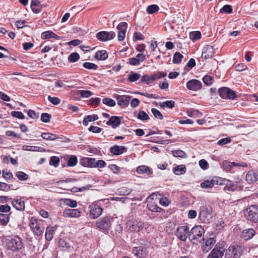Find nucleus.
<instances>
[{
    "instance_id": "nucleus-3",
    "label": "nucleus",
    "mask_w": 258,
    "mask_h": 258,
    "mask_svg": "<svg viewBox=\"0 0 258 258\" xmlns=\"http://www.w3.org/2000/svg\"><path fill=\"white\" fill-rule=\"evenodd\" d=\"M204 229L200 225L194 226L188 234V238L195 244H198L204 240Z\"/></svg>"
},
{
    "instance_id": "nucleus-26",
    "label": "nucleus",
    "mask_w": 258,
    "mask_h": 258,
    "mask_svg": "<svg viewBox=\"0 0 258 258\" xmlns=\"http://www.w3.org/2000/svg\"><path fill=\"white\" fill-rule=\"evenodd\" d=\"M137 172L140 174H146L148 176H151L153 174L152 170L146 165L139 166L137 168Z\"/></svg>"
},
{
    "instance_id": "nucleus-50",
    "label": "nucleus",
    "mask_w": 258,
    "mask_h": 258,
    "mask_svg": "<svg viewBox=\"0 0 258 258\" xmlns=\"http://www.w3.org/2000/svg\"><path fill=\"white\" fill-rule=\"evenodd\" d=\"M221 13L231 14L232 12V8L231 6L226 5L220 11Z\"/></svg>"
},
{
    "instance_id": "nucleus-40",
    "label": "nucleus",
    "mask_w": 258,
    "mask_h": 258,
    "mask_svg": "<svg viewBox=\"0 0 258 258\" xmlns=\"http://www.w3.org/2000/svg\"><path fill=\"white\" fill-rule=\"evenodd\" d=\"M183 57V56L179 52H176L173 55V62L174 63L179 64L181 62Z\"/></svg>"
},
{
    "instance_id": "nucleus-19",
    "label": "nucleus",
    "mask_w": 258,
    "mask_h": 258,
    "mask_svg": "<svg viewBox=\"0 0 258 258\" xmlns=\"http://www.w3.org/2000/svg\"><path fill=\"white\" fill-rule=\"evenodd\" d=\"M127 227L131 232H139L143 228V224L141 222L133 221L128 223Z\"/></svg>"
},
{
    "instance_id": "nucleus-39",
    "label": "nucleus",
    "mask_w": 258,
    "mask_h": 258,
    "mask_svg": "<svg viewBox=\"0 0 258 258\" xmlns=\"http://www.w3.org/2000/svg\"><path fill=\"white\" fill-rule=\"evenodd\" d=\"M175 105V102L172 100L166 101L160 103V106L162 108L167 107L169 108H172Z\"/></svg>"
},
{
    "instance_id": "nucleus-10",
    "label": "nucleus",
    "mask_w": 258,
    "mask_h": 258,
    "mask_svg": "<svg viewBox=\"0 0 258 258\" xmlns=\"http://www.w3.org/2000/svg\"><path fill=\"white\" fill-rule=\"evenodd\" d=\"M224 253V248L222 245L217 244L210 253L207 258H222Z\"/></svg>"
},
{
    "instance_id": "nucleus-41",
    "label": "nucleus",
    "mask_w": 258,
    "mask_h": 258,
    "mask_svg": "<svg viewBox=\"0 0 258 258\" xmlns=\"http://www.w3.org/2000/svg\"><path fill=\"white\" fill-rule=\"evenodd\" d=\"M147 208L150 211L154 212H159L161 210V208H159L156 204H154V203H148L147 205Z\"/></svg>"
},
{
    "instance_id": "nucleus-12",
    "label": "nucleus",
    "mask_w": 258,
    "mask_h": 258,
    "mask_svg": "<svg viewBox=\"0 0 258 258\" xmlns=\"http://www.w3.org/2000/svg\"><path fill=\"white\" fill-rule=\"evenodd\" d=\"M189 232L188 227L187 226H181L177 228L176 235L180 240L185 241L187 237H188Z\"/></svg>"
},
{
    "instance_id": "nucleus-47",
    "label": "nucleus",
    "mask_w": 258,
    "mask_h": 258,
    "mask_svg": "<svg viewBox=\"0 0 258 258\" xmlns=\"http://www.w3.org/2000/svg\"><path fill=\"white\" fill-rule=\"evenodd\" d=\"M64 203L66 205L72 208H75L77 206V202L70 199H64Z\"/></svg>"
},
{
    "instance_id": "nucleus-9",
    "label": "nucleus",
    "mask_w": 258,
    "mask_h": 258,
    "mask_svg": "<svg viewBox=\"0 0 258 258\" xmlns=\"http://www.w3.org/2000/svg\"><path fill=\"white\" fill-rule=\"evenodd\" d=\"M219 95L223 99H234L237 95L235 92L227 87H221L219 89Z\"/></svg>"
},
{
    "instance_id": "nucleus-11",
    "label": "nucleus",
    "mask_w": 258,
    "mask_h": 258,
    "mask_svg": "<svg viewBox=\"0 0 258 258\" xmlns=\"http://www.w3.org/2000/svg\"><path fill=\"white\" fill-rule=\"evenodd\" d=\"M90 216L92 219L99 217L102 213V209L96 204H92L89 206Z\"/></svg>"
},
{
    "instance_id": "nucleus-44",
    "label": "nucleus",
    "mask_w": 258,
    "mask_h": 258,
    "mask_svg": "<svg viewBox=\"0 0 258 258\" xmlns=\"http://www.w3.org/2000/svg\"><path fill=\"white\" fill-rule=\"evenodd\" d=\"M201 37V33L200 31H194L190 32L189 34V38L192 41H196L199 39Z\"/></svg>"
},
{
    "instance_id": "nucleus-42",
    "label": "nucleus",
    "mask_w": 258,
    "mask_h": 258,
    "mask_svg": "<svg viewBox=\"0 0 258 258\" xmlns=\"http://www.w3.org/2000/svg\"><path fill=\"white\" fill-rule=\"evenodd\" d=\"M140 77V74L134 72H131L128 76V79L130 82H134L138 80Z\"/></svg>"
},
{
    "instance_id": "nucleus-58",
    "label": "nucleus",
    "mask_w": 258,
    "mask_h": 258,
    "mask_svg": "<svg viewBox=\"0 0 258 258\" xmlns=\"http://www.w3.org/2000/svg\"><path fill=\"white\" fill-rule=\"evenodd\" d=\"M78 162L77 157L76 156H71L68 160V164L70 166H74Z\"/></svg>"
},
{
    "instance_id": "nucleus-46",
    "label": "nucleus",
    "mask_w": 258,
    "mask_h": 258,
    "mask_svg": "<svg viewBox=\"0 0 258 258\" xmlns=\"http://www.w3.org/2000/svg\"><path fill=\"white\" fill-rule=\"evenodd\" d=\"M172 152L173 155L176 157L185 158L187 156L185 152L182 150H174L172 151Z\"/></svg>"
},
{
    "instance_id": "nucleus-45",
    "label": "nucleus",
    "mask_w": 258,
    "mask_h": 258,
    "mask_svg": "<svg viewBox=\"0 0 258 258\" xmlns=\"http://www.w3.org/2000/svg\"><path fill=\"white\" fill-rule=\"evenodd\" d=\"M41 137L43 139L48 140H54L57 138L55 134L46 133H42Z\"/></svg>"
},
{
    "instance_id": "nucleus-27",
    "label": "nucleus",
    "mask_w": 258,
    "mask_h": 258,
    "mask_svg": "<svg viewBox=\"0 0 258 258\" xmlns=\"http://www.w3.org/2000/svg\"><path fill=\"white\" fill-rule=\"evenodd\" d=\"M236 166H241L242 167H246L247 165L246 164V163H244L242 165H240L239 164L236 163L235 162L231 163L227 161H224V162H223L222 164V168L226 171L231 170L233 167Z\"/></svg>"
},
{
    "instance_id": "nucleus-56",
    "label": "nucleus",
    "mask_w": 258,
    "mask_h": 258,
    "mask_svg": "<svg viewBox=\"0 0 258 258\" xmlns=\"http://www.w3.org/2000/svg\"><path fill=\"white\" fill-rule=\"evenodd\" d=\"M204 83L207 86H210L213 83V78L210 76H205L203 78Z\"/></svg>"
},
{
    "instance_id": "nucleus-59",
    "label": "nucleus",
    "mask_w": 258,
    "mask_h": 258,
    "mask_svg": "<svg viewBox=\"0 0 258 258\" xmlns=\"http://www.w3.org/2000/svg\"><path fill=\"white\" fill-rule=\"evenodd\" d=\"M39 147L36 146H31L28 145H24L22 149L26 151H37L39 150Z\"/></svg>"
},
{
    "instance_id": "nucleus-38",
    "label": "nucleus",
    "mask_w": 258,
    "mask_h": 258,
    "mask_svg": "<svg viewBox=\"0 0 258 258\" xmlns=\"http://www.w3.org/2000/svg\"><path fill=\"white\" fill-rule=\"evenodd\" d=\"M84 161L85 162V166H88L91 167H96V161L94 158H86L84 159Z\"/></svg>"
},
{
    "instance_id": "nucleus-20",
    "label": "nucleus",
    "mask_w": 258,
    "mask_h": 258,
    "mask_svg": "<svg viewBox=\"0 0 258 258\" xmlns=\"http://www.w3.org/2000/svg\"><path fill=\"white\" fill-rule=\"evenodd\" d=\"M65 217H78L80 216V211L77 209H66L63 212Z\"/></svg>"
},
{
    "instance_id": "nucleus-7",
    "label": "nucleus",
    "mask_w": 258,
    "mask_h": 258,
    "mask_svg": "<svg viewBox=\"0 0 258 258\" xmlns=\"http://www.w3.org/2000/svg\"><path fill=\"white\" fill-rule=\"evenodd\" d=\"M235 182V183L232 181H228L224 187V189L233 191L235 190H243L244 188H247L243 184V181L241 179L237 178Z\"/></svg>"
},
{
    "instance_id": "nucleus-30",
    "label": "nucleus",
    "mask_w": 258,
    "mask_h": 258,
    "mask_svg": "<svg viewBox=\"0 0 258 258\" xmlns=\"http://www.w3.org/2000/svg\"><path fill=\"white\" fill-rule=\"evenodd\" d=\"M57 226H48L46 229L45 238L47 241H50L53 238V233L56 231Z\"/></svg>"
},
{
    "instance_id": "nucleus-5",
    "label": "nucleus",
    "mask_w": 258,
    "mask_h": 258,
    "mask_svg": "<svg viewBox=\"0 0 258 258\" xmlns=\"http://www.w3.org/2000/svg\"><path fill=\"white\" fill-rule=\"evenodd\" d=\"M247 219L253 223L258 222V206L251 205L248 207L245 212Z\"/></svg>"
},
{
    "instance_id": "nucleus-60",
    "label": "nucleus",
    "mask_w": 258,
    "mask_h": 258,
    "mask_svg": "<svg viewBox=\"0 0 258 258\" xmlns=\"http://www.w3.org/2000/svg\"><path fill=\"white\" fill-rule=\"evenodd\" d=\"M48 100L53 104L56 105L60 103V100L56 97H51V96H48Z\"/></svg>"
},
{
    "instance_id": "nucleus-13",
    "label": "nucleus",
    "mask_w": 258,
    "mask_h": 258,
    "mask_svg": "<svg viewBox=\"0 0 258 258\" xmlns=\"http://www.w3.org/2000/svg\"><path fill=\"white\" fill-rule=\"evenodd\" d=\"M116 34L114 32L101 31L97 33V38L101 41H106L113 39Z\"/></svg>"
},
{
    "instance_id": "nucleus-28",
    "label": "nucleus",
    "mask_w": 258,
    "mask_h": 258,
    "mask_svg": "<svg viewBox=\"0 0 258 258\" xmlns=\"http://www.w3.org/2000/svg\"><path fill=\"white\" fill-rule=\"evenodd\" d=\"M216 240L213 238H210L206 240L204 245H203L202 248L203 251L207 252L209 251L215 243Z\"/></svg>"
},
{
    "instance_id": "nucleus-53",
    "label": "nucleus",
    "mask_w": 258,
    "mask_h": 258,
    "mask_svg": "<svg viewBox=\"0 0 258 258\" xmlns=\"http://www.w3.org/2000/svg\"><path fill=\"white\" fill-rule=\"evenodd\" d=\"M83 66L85 68L89 70H96L98 68V66L96 64L89 62H86L84 63Z\"/></svg>"
},
{
    "instance_id": "nucleus-34",
    "label": "nucleus",
    "mask_w": 258,
    "mask_h": 258,
    "mask_svg": "<svg viewBox=\"0 0 258 258\" xmlns=\"http://www.w3.org/2000/svg\"><path fill=\"white\" fill-rule=\"evenodd\" d=\"M41 38L43 39H48L50 38H54L58 39L60 38V37H58L53 32L48 31L44 32L42 33Z\"/></svg>"
},
{
    "instance_id": "nucleus-57",
    "label": "nucleus",
    "mask_w": 258,
    "mask_h": 258,
    "mask_svg": "<svg viewBox=\"0 0 258 258\" xmlns=\"http://www.w3.org/2000/svg\"><path fill=\"white\" fill-rule=\"evenodd\" d=\"M152 113L153 114L154 116L158 119H163V116L162 113L156 108H152L151 109Z\"/></svg>"
},
{
    "instance_id": "nucleus-14",
    "label": "nucleus",
    "mask_w": 258,
    "mask_h": 258,
    "mask_svg": "<svg viewBox=\"0 0 258 258\" xmlns=\"http://www.w3.org/2000/svg\"><path fill=\"white\" fill-rule=\"evenodd\" d=\"M186 87L189 90L197 91L201 89L202 84L198 80L192 79L186 83Z\"/></svg>"
},
{
    "instance_id": "nucleus-52",
    "label": "nucleus",
    "mask_w": 258,
    "mask_h": 258,
    "mask_svg": "<svg viewBox=\"0 0 258 258\" xmlns=\"http://www.w3.org/2000/svg\"><path fill=\"white\" fill-rule=\"evenodd\" d=\"M138 118L142 120L149 119V115L144 111H140L138 114Z\"/></svg>"
},
{
    "instance_id": "nucleus-23",
    "label": "nucleus",
    "mask_w": 258,
    "mask_h": 258,
    "mask_svg": "<svg viewBox=\"0 0 258 258\" xmlns=\"http://www.w3.org/2000/svg\"><path fill=\"white\" fill-rule=\"evenodd\" d=\"M245 179L248 183H253L258 180V174L252 170H250L247 173Z\"/></svg>"
},
{
    "instance_id": "nucleus-49",
    "label": "nucleus",
    "mask_w": 258,
    "mask_h": 258,
    "mask_svg": "<svg viewBox=\"0 0 258 258\" xmlns=\"http://www.w3.org/2000/svg\"><path fill=\"white\" fill-rule=\"evenodd\" d=\"M59 161L60 160L58 157L56 156H52L50 158L49 164L56 167L58 166Z\"/></svg>"
},
{
    "instance_id": "nucleus-37",
    "label": "nucleus",
    "mask_w": 258,
    "mask_h": 258,
    "mask_svg": "<svg viewBox=\"0 0 258 258\" xmlns=\"http://www.w3.org/2000/svg\"><path fill=\"white\" fill-rule=\"evenodd\" d=\"M9 220V214L0 213V222L3 225H7Z\"/></svg>"
},
{
    "instance_id": "nucleus-62",
    "label": "nucleus",
    "mask_w": 258,
    "mask_h": 258,
    "mask_svg": "<svg viewBox=\"0 0 258 258\" xmlns=\"http://www.w3.org/2000/svg\"><path fill=\"white\" fill-rule=\"evenodd\" d=\"M108 168L114 173L115 174H118L120 172V168L119 167L117 166L115 164H111L109 165Z\"/></svg>"
},
{
    "instance_id": "nucleus-4",
    "label": "nucleus",
    "mask_w": 258,
    "mask_h": 258,
    "mask_svg": "<svg viewBox=\"0 0 258 258\" xmlns=\"http://www.w3.org/2000/svg\"><path fill=\"white\" fill-rule=\"evenodd\" d=\"M30 228L35 235L39 236L42 234L44 230L43 222L32 217L30 222Z\"/></svg>"
},
{
    "instance_id": "nucleus-1",
    "label": "nucleus",
    "mask_w": 258,
    "mask_h": 258,
    "mask_svg": "<svg viewBox=\"0 0 258 258\" xmlns=\"http://www.w3.org/2000/svg\"><path fill=\"white\" fill-rule=\"evenodd\" d=\"M244 250V246L240 243L233 242L224 249V258H240Z\"/></svg>"
},
{
    "instance_id": "nucleus-21",
    "label": "nucleus",
    "mask_w": 258,
    "mask_h": 258,
    "mask_svg": "<svg viewBox=\"0 0 258 258\" xmlns=\"http://www.w3.org/2000/svg\"><path fill=\"white\" fill-rule=\"evenodd\" d=\"M133 253L138 257H144L147 255L146 248L142 246L135 247L133 249Z\"/></svg>"
},
{
    "instance_id": "nucleus-22",
    "label": "nucleus",
    "mask_w": 258,
    "mask_h": 258,
    "mask_svg": "<svg viewBox=\"0 0 258 258\" xmlns=\"http://www.w3.org/2000/svg\"><path fill=\"white\" fill-rule=\"evenodd\" d=\"M121 117L117 116H112L107 121L106 124L111 125L112 128H115L121 123Z\"/></svg>"
},
{
    "instance_id": "nucleus-15",
    "label": "nucleus",
    "mask_w": 258,
    "mask_h": 258,
    "mask_svg": "<svg viewBox=\"0 0 258 258\" xmlns=\"http://www.w3.org/2000/svg\"><path fill=\"white\" fill-rule=\"evenodd\" d=\"M127 27V24L124 22H121L117 25V29L118 30L117 38L119 41H122L124 39Z\"/></svg>"
},
{
    "instance_id": "nucleus-32",
    "label": "nucleus",
    "mask_w": 258,
    "mask_h": 258,
    "mask_svg": "<svg viewBox=\"0 0 258 258\" xmlns=\"http://www.w3.org/2000/svg\"><path fill=\"white\" fill-rule=\"evenodd\" d=\"M108 57V53L105 50H99L96 52L95 58L98 60H105Z\"/></svg>"
},
{
    "instance_id": "nucleus-63",
    "label": "nucleus",
    "mask_w": 258,
    "mask_h": 258,
    "mask_svg": "<svg viewBox=\"0 0 258 258\" xmlns=\"http://www.w3.org/2000/svg\"><path fill=\"white\" fill-rule=\"evenodd\" d=\"M11 114L12 116L17 117L20 119L25 118L24 115L21 112L14 111L11 112Z\"/></svg>"
},
{
    "instance_id": "nucleus-55",
    "label": "nucleus",
    "mask_w": 258,
    "mask_h": 258,
    "mask_svg": "<svg viewBox=\"0 0 258 258\" xmlns=\"http://www.w3.org/2000/svg\"><path fill=\"white\" fill-rule=\"evenodd\" d=\"M102 102L104 104L110 107H113L115 105V102L114 100L109 98H104L102 100Z\"/></svg>"
},
{
    "instance_id": "nucleus-31",
    "label": "nucleus",
    "mask_w": 258,
    "mask_h": 258,
    "mask_svg": "<svg viewBox=\"0 0 258 258\" xmlns=\"http://www.w3.org/2000/svg\"><path fill=\"white\" fill-rule=\"evenodd\" d=\"M216 184H218L217 181L215 179L205 180L201 183V186L203 188H211Z\"/></svg>"
},
{
    "instance_id": "nucleus-61",
    "label": "nucleus",
    "mask_w": 258,
    "mask_h": 258,
    "mask_svg": "<svg viewBox=\"0 0 258 258\" xmlns=\"http://www.w3.org/2000/svg\"><path fill=\"white\" fill-rule=\"evenodd\" d=\"M50 118L51 115L47 113H43L41 115V120L43 122H48Z\"/></svg>"
},
{
    "instance_id": "nucleus-29",
    "label": "nucleus",
    "mask_w": 258,
    "mask_h": 258,
    "mask_svg": "<svg viewBox=\"0 0 258 258\" xmlns=\"http://www.w3.org/2000/svg\"><path fill=\"white\" fill-rule=\"evenodd\" d=\"M255 234V231L253 229H247L244 230L241 234V237L244 240H248L251 239Z\"/></svg>"
},
{
    "instance_id": "nucleus-18",
    "label": "nucleus",
    "mask_w": 258,
    "mask_h": 258,
    "mask_svg": "<svg viewBox=\"0 0 258 258\" xmlns=\"http://www.w3.org/2000/svg\"><path fill=\"white\" fill-rule=\"evenodd\" d=\"M215 53V51L213 47L211 45H207L204 47L202 57L204 58L205 59L212 58Z\"/></svg>"
},
{
    "instance_id": "nucleus-33",
    "label": "nucleus",
    "mask_w": 258,
    "mask_h": 258,
    "mask_svg": "<svg viewBox=\"0 0 258 258\" xmlns=\"http://www.w3.org/2000/svg\"><path fill=\"white\" fill-rule=\"evenodd\" d=\"M173 171L176 175H181L185 173L186 167L184 165H178L173 168Z\"/></svg>"
},
{
    "instance_id": "nucleus-2",
    "label": "nucleus",
    "mask_w": 258,
    "mask_h": 258,
    "mask_svg": "<svg viewBox=\"0 0 258 258\" xmlns=\"http://www.w3.org/2000/svg\"><path fill=\"white\" fill-rule=\"evenodd\" d=\"M5 243L7 248L14 252H19L24 247L22 239L17 235L6 238Z\"/></svg>"
},
{
    "instance_id": "nucleus-64",
    "label": "nucleus",
    "mask_w": 258,
    "mask_h": 258,
    "mask_svg": "<svg viewBox=\"0 0 258 258\" xmlns=\"http://www.w3.org/2000/svg\"><path fill=\"white\" fill-rule=\"evenodd\" d=\"M6 135V136H7L8 137H13L14 138H16V139H20L21 138L20 135H19V134L16 133L15 132L12 131H7Z\"/></svg>"
},
{
    "instance_id": "nucleus-43",
    "label": "nucleus",
    "mask_w": 258,
    "mask_h": 258,
    "mask_svg": "<svg viewBox=\"0 0 258 258\" xmlns=\"http://www.w3.org/2000/svg\"><path fill=\"white\" fill-rule=\"evenodd\" d=\"M80 58L79 54L77 52H73L68 57V60L70 62H75Z\"/></svg>"
},
{
    "instance_id": "nucleus-48",
    "label": "nucleus",
    "mask_w": 258,
    "mask_h": 258,
    "mask_svg": "<svg viewBox=\"0 0 258 258\" xmlns=\"http://www.w3.org/2000/svg\"><path fill=\"white\" fill-rule=\"evenodd\" d=\"M159 10V7L156 5H152L147 8V12L149 14H153Z\"/></svg>"
},
{
    "instance_id": "nucleus-35",
    "label": "nucleus",
    "mask_w": 258,
    "mask_h": 258,
    "mask_svg": "<svg viewBox=\"0 0 258 258\" xmlns=\"http://www.w3.org/2000/svg\"><path fill=\"white\" fill-rule=\"evenodd\" d=\"M98 119L97 115H88L84 117L83 123L84 125L87 126L89 122L93 121Z\"/></svg>"
},
{
    "instance_id": "nucleus-25",
    "label": "nucleus",
    "mask_w": 258,
    "mask_h": 258,
    "mask_svg": "<svg viewBox=\"0 0 258 258\" xmlns=\"http://www.w3.org/2000/svg\"><path fill=\"white\" fill-rule=\"evenodd\" d=\"M127 151L126 147L123 146L115 145L110 148V152L115 155H120Z\"/></svg>"
},
{
    "instance_id": "nucleus-8",
    "label": "nucleus",
    "mask_w": 258,
    "mask_h": 258,
    "mask_svg": "<svg viewBox=\"0 0 258 258\" xmlns=\"http://www.w3.org/2000/svg\"><path fill=\"white\" fill-rule=\"evenodd\" d=\"M166 73L163 72H159L151 76L146 75L142 76L141 81L142 83H146L147 84L149 85L155 80L163 78L166 76Z\"/></svg>"
},
{
    "instance_id": "nucleus-51",
    "label": "nucleus",
    "mask_w": 258,
    "mask_h": 258,
    "mask_svg": "<svg viewBox=\"0 0 258 258\" xmlns=\"http://www.w3.org/2000/svg\"><path fill=\"white\" fill-rule=\"evenodd\" d=\"M78 92V94L84 98H88L93 95V93L89 90H79Z\"/></svg>"
},
{
    "instance_id": "nucleus-16",
    "label": "nucleus",
    "mask_w": 258,
    "mask_h": 258,
    "mask_svg": "<svg viewBox=\"0 0 258 258\" xmlns=\"http://www.w3.org/2000/svg\"><path fill=\"white\" fill-rule=\"evenodd\" d=\"M13 207L17 210L23 211L25 210V202L22 198L16 197L14 199H11Z\"/></svg>"
},
{
    "instance_id": "nucleus-36",
    "label": "nucleus",
    "mask_w": 258,
    "mask_h": 258,
    "mask_svg": "<svg viewBox=\"0 0 258 258\" xmlns=\"http://www.w3.org/2000/svg\"><path fill=\"white\" fill-rule=\"evenodd\" d=\"M187 115L189 117H199L202 115V113L196 109H190L187 111Z\"/></svg>"
},
{
    "instance_id": "nucleus-54",
    "label": "nucleus",
    "mask_w": 258,
    "mask_h": 258,
    "mask_svg": "<svg viewBox=\"0 0 258 258\" xmlns=\"http://www.w3.org/2000/svg\"><path fill=\"white\" fill-rule=\"evenodd\" d=\"M16 175L20 180H26L28 178V175L22 171L17 172Z\"/></svg>"
},
{
    "instance_id": "nucleus-6",
    "label": "nucleus",
    "mask_w": 258,
    "mask_h": 258,
    "mask_svg": "<svg viewBox=\"0 0 258 258\" xmlns=\"http://www.w3.org/2000/svg\"><path fill=\"white\" fill-rule=\"evenodd\" d=\"M112 221L113 218L112 217L105 216L97 221L96 226L102 231L106 232L111 227Z\"/></svg>"
},
{
    "instance_id": "nucleus-17",
    "label": "nucleus",
    "mask_w": 258,
    "mask_h": 258,
    "mask_svg": "<svg viewBox=\"0 0 258 258\" xmlns=\"http://www.w3.org/2000/svg\"><path fill=\"white\" fill-rule=\"evenodd\" d=\"M212 208L209 206H203L201 208L199 218L201 220L205 221L209 215L212 213Z\"/></svg>"
},
{
    "instance_id": "nucleus-24",
    "label": "nucleus",
    "mask_w": 258,
    "mask_h": 258,
    "mask_svg": "<svg viewBox=\"0 0 258 258\" xmlns=\"http://www.w3.org/2000/svg\"><path fill=\"white\" fill-rule=\"evenodd\" d=\"M131 97L130 96L122 95L117 97V104L122 107H126L129 103Z\"/></svg>"
}]
</instances>
